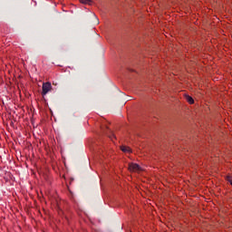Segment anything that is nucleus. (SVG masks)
Wrapping results in <instances>:
<instances>
[{
    "label": "nucleus",
    "mask_w": 232,
    "mask_h": 232,
    "mask_svg": "<svg viewBox=\"0 0 232 232\" xmlns=\"http://www.w3.org/2000/svg\"><path fill=\"white\" fill-rule=\"evenodd\" d=\"M52 91V83L50 82H45L43 84L42 86V95H46V93H48V92Z\"/></svg>",
    "instance_id": "1"
},
{
    "label": "nucleus",
    "mask_w": 232,
    "mask_h": 232,
    "mask_svg": "<svg viewBox=\"0 0 232 232\" xmlns=\"http://www.w3.org/2000/svg\"><path fill=\"white\" fill-rule=\"evenodd\" d=\"M109 138H111V136H109Z\"/></svg>",
    "instance_id": "8"
},
{
    "label": "nucleus",
    "mask_w": 232,
    "mask_h": 232,
    "mask_svg": "<svg viewBox=\"0 0 232 232\" xmlns=\"http://www.w3.org/2000/svg\"><path fill=\"white\" fill-rule=\"evenodd\" d=\"M121 150L123 151V153H131V149L130 147L122 145Z\"/></svg>",
    "instance_id": "3"
},
{
    "label": "nucleus",
    "mask_w": 232,
    "mask_h": 232,
    "mask_svg": "<svg viewBox=\"0 0 232 232\" xmlns=\"http://www.w3.org/2000/svg\"><path fill=\"white\" fill-rule=\"evenodd\" d=\"M82 5H92V0H79Z\"/></svg>",
    "instance_id": "4"
},
{
    "label": "nucleus",
    "mask_w": 232,
    "mask_h": 232,
    "mask_svg": "<svg viewBox=\"0 0 232 232\" xmlns=\"http://www.w3.org/2000/svg\"><path fill=\"white\" fill-rule=\"evenodd\" d=\"M186 99L189 104H193L195 102V100H193L191 96H187Z\"/></svg>",
    "instance_id": "5"
},
{
    "label": "nucleus",
    "mask_w": 232,
    "mask_h": 232,
    "mask_svg": "<svg viewBox=\"0 0 232 232\" xmlns=\"http://www.w3.org/2000/svg\"><path fill=\"white\" fill-rule=\"evenodd\" d=\"M106 130H108V131H110V130L108 129V127H106Z\"/></svg>",
    "instance_id": "6"
},
{
    "label": "nucleus",
    "mask_w": 232,
    "mask_h": 232,
    "mask_svg": "<svg viewBox=\"0 0 232 232\" xmlns=\"http://www.w3.org/2000/svg\"><path fill=\"white\" fill-rule=\"evenodd\" d=\"M110 131V133H111V130H109Z\"/></svg>",
    "instance_id": "7"
},
{
    "label": "nucleus",
    "mask_w": 232,
    "mask_h": 232,
    "mask_svg": "<svg viewBox=\"0 0 232 232\" xmlns=\"http://www.w3.org/2000/svg\"><path fill=\"white\" fill-rule=\"evenodd\" d=\"M130 171H140V166L137 163L129 164Z\"/></svg>",
    "instance_id": "2"
}]
</instances>
